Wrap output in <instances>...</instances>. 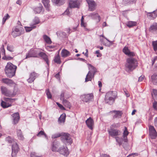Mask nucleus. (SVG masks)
Here are the masks:
<instances>
[{
  "label": "nucleus",
  "mask_w": 157,
  "mask_h": 157,
  "mask_svg": "<svg viewBox=\"0 0 157 157\" xmlns=\"http://www.w3.org/2000/svg\"><path fill=\"white\" fill-rule=\"evenodd\" d=\"M116 95L115 92L110 91L107 93L105 96V102L109 105L112 104L114 102Z\"/></svg>",
  "instance_id": "obj_3"
},
{
  "label": "nucleus",
  "mask_w": 157,
  "mask_h": 157,
  "mask_svg": "<svg viewBox=\"0 0 157 157\" xmlns=\"http://www.w3.org/2000/svg\"><path fill=\"white\" fill-rule=\"evenodd\" d=\"M3 82L8 85H11L14 84V82L12 80L8 78H3L2 79Z\"/></svg>",
  "instance_id": "obj_24"
},
{
  "label": "nucleus",
  "mask_w": 157,
  "mask_h": 157,
  "mask_svg": "<svg viewBox=\"0 0 157 157\" xmlns=\"http://www.w3.org/2000/svg\"><path fill=\"white\" fill-rule=\"evenodd\" d=\"M151 82L155 85H157V73L153 74L151 76Z\"/></svg>",
  "instance_id": "obj_26"
},
{
  "label": "nucleus",
  "mask_w": 157,
  "mask_h": 157,
  "mask_svg": "<svg viewBox=\"0 0 157 157\" xmlns=\"http://www.w3.org/2000/svg\"><path fill=\"white\" fill-rule=\"evenodd\" d=\"M147 16L149 19H154L157 16V10H154L151 12L147 13Z\"/></svg>",
  "instance_id": "obj_17"
},
{
  "label": "nucleus",
  "mask_w": 157,
  "mask_h": 157,
  "mask_svg": "<svg viewBox=\"0 0 157 157\" xmlns=\"http://www.w3.org/2000/svg\"><path fill=\"white\" fill-rule=\"evenodd\" d=\"M17 132L18 138L21 140H23L24 138L21 130L18 129L17 131Z\"/></svg>",
  "instance_id": "obj_32"
},
{
  "label": "nucleus",
  "mask_w": 157,
  "mask_h": 157,
  "mask_svg": "<svg viewBox=\"0 0 157 157\" xmlns=\"http://www.w3.org/2000/svg\"><path fill=\"white\" fill-rule=\"evenodd\" d=\"M10 16L8 14H6V15L4 16L2 20V24H4L5 22L6 21L9 19Z\"/></svg>",
  "instance_id": "obj_48"
},
{
  "label": "nucleus",
  "mask_w": 157,
  "mask_h": 157,
  "mask_svg": "<svg viewBox=\"0 0 157 157\" xmlns=\"http://www.w3.org/2000/svg\"><path fill=\"white\" fill-rule=\"evenodd\" d=\"M112 112L115 113L113 116V118H121L122 114L121 111L114 110Z\"/></svg>",
  "instance_id": "obj_25"
},
{
  "label": "nucleus",
  "mask_w": 157,
  "mask_h": 157,
  "mask_svg": "<svg viewBox=\"0 0 157 157\" xmlns=\"http://www.w3.org/2000/svg\"><path fill=\"white\" fill-rule=\"evenodd\" d=\"M89 66V68L90 71L88 72V74L86 75L85 78V82H87L89 81H91L92 77L94 76V75L96 72V69L93 66L90 64H88Z\"/></svg>",
  "instance_id": "obj_5"
},
{
  "label": "nucleus",
  "mask_w": 157,
  "mask_h": 157,
  "mask_svg": "<svg viewBox=\"0 0 157 157\" xmlns=\"http://www.w3.org/2000/svg\"><path fill=\"white\" fill-rule=\"evenodd\" d=\"M2 93L5 96L10 97H13L16 94V92L14 91H11L8 90L6 87L2 86L1 87Z\"/></svg>",
  "instance_id": "obj_7"
},
{
  "label": "nucleus",
  "mask_w": 157,
  "mask_h": 157,
  "mask_svg": "<svg viewBox=\"0 0 157 157\" xmlns=\"http://www.w3.org/2000/svg\"><path fill=\"white\" fill-rule=\"evenodd\" d=\"M125 66L127 71H132L138 66L137 61L134 58H128L127 59Z\"/></svg>",
  "instance_id": "obj_1"
},
{
  "label": "nucleus",
  "mask_w": 157,
  "mask_h": 157,
  "mask_svg": "<svg viewBox=\"0 0 157 157\" xmlns=\"http://www.w3.org/2000/svg\"><path fill=\"white\" fill-rule=\"evenodd\" d=\"M17 66L12 63H8L5 68V72L6 75L10 78L15 75Z\"/></svg>",
  "instance_id": "obj_2"
},
{
  "label": "nucleus",
  "mask_w": 157,
  "mask_h": 157,
  "mask_svg": "<svg viewBox=\"0 0 157 157\" xmlns=\"http://www.w3.org/2000/svg\"><path fill=\"white\" fill-rule=\"evenodd\" d=\"M101 157H111L110 156L105 154H102L101 156Z\"/></svg>",
  "instance_id": "obj_61"
},
{
  "label": "nucleus",
  "mask_w": 157,
  "mask_h": 157,
  "mask_svg": "<svg viewBox=\"0 0 157 157\" xmlns=\"http://www.w3.org/2000/svg\"><path fill=\"white\" fill-rule=\"evenodd\" d=\"M16 100L15 98H4L5 101H2L1 103V105L3 108H6L11 106V103Z\"/></svg>",
  "instance_id": "obj_8"
},
{
  "label": "nucleus",
  "mask_w": 157,
  "mask_h": 157,
  "mask_svg": "<svg viewBox=\"0 0 157 157\" xmlns=\"http://www.w3.org/2000/svg\"><path fill=\"white\" fill-rule=\"evenodd\" d=\"M31 157H41L40 156H38L36 155V154L35 152L32 153L30 154Z\"/></svg>",
  "instance_id": "obj_54"
},
{
  "label": "nucleus",
  "mask_w": 157,
  "mask_h": 157,
  "mask_svg": "<svg viewBox=\"0 0 157 157\" xmlns=\"http://www.w3.org/2000/svg\"><path fill=\"white\" fill-rule=\"evenodd\" d=\"M56 104L58 105V106L60 108L62 109H64L65 108L63 107V106L58 102H56Z\"/></svg>",
  "instance_id": "obj_57"
},
{
  "label": "nucleus",
  "mask_w": 157,
  "mask_h": 157,
  "mask_svg": "<svg viewBox=\"0 0 157 157\" xmlns=\"http://www.w3.org/2000/svg\"><path fill=\"white\" fill-rule=\"evenodd\" d=\"M149 134L151 138L152 139H155L157 136L156 132L154 127L151 125H150L149 128Z\"/></svg>",
  "instance_id": "obj_12"
},
{
  "label": "nucleus",
  "mask_w": 157,
  "mask_h": 157,
  "mask_svg": "<svg viewBox=\"0 0 157 157\" xmlns=\"http://www.w3.org/2000/svg\"><path fill=\"white\" fill-rule=\"evenodd\" d=\"M39 49L37 48H31L26 54L25 59L30 57H38Z\"/></svg>",
  "instance_id": "obj_9"
},
{
  "label": "nucleus",
  "mask_w": 157,
  "mask_h": 157,
  "mask_svg": "<svg viewBox=\"0 0 157 157\" xmlns=\"http://www.w3.org/2000/svg\"><path fill=\"white\" fill-rule=\"evenodd\" d=\"M60 144L58 142H54L53 143L52 145V150L53 151H58V147L59 145Z\"/></svg>",
  "instance_id": "obj_23"
},
{
  "label": "nucleus",
  "mask_w": 157,
  "mask_h": 157,
  "mask_svg": "<svg viewBox=\"0 0 157 157\" xmlns=\"http://www.w3.org/2000/svg\"><path fill=\"white\" fill-rule=\"evenodd\" d=\"M2 59L6 60H9L13 59V57L9 56H6V55L2 57Z\"/></svg>",
  "instance_id": "obj_50"
},
{
  "label": "nucleus",
  "mask_w": 157,
  "mask_h": 157,
  "mask_svg": "<svg viewBox=\"0 0 157 157\" xmlns=\"http://www.w3.org/2000/svg\"><path fill=\"white\" fill-rule=\"evenodd\" d=\"M62 136V133H57L52 135V139H55L58 137H59L60 136L61 137Z\"/></svg>",
  "instance_id": "obj_44"
},
{
  "label": "nucleus",
  "mask_w": 157,
  "mask_h": 157,
  "mask_svg": "<svg viewBox=\"0 0 157 157\" xmlns=\"http://www.w3.org/2000/svg\"><path fill=\"white\" fill-rule=\"evenodd\" d=\"M64 94L63 93H62L61 95H60V99L61 100H64Z\"/></svg>",
  "instance_id": "obj_60"
},
{
  "label": "nucleus",
  "mask_w": 157,
  "mask_h": 157,
  "mask_svg": "<svg viewBox=\"0 0 157 157\" xmlns=\"http://www.w3.org/2000/svg\"><path fill=\"white\" fill-rule=\"evenodd\" d=\"M69 8H79V4L77 1H70L69 2Z\"/></svg>",
  "instance_id": "obj_16"
},
{
  "label": "nucleus",
  "mask_w": 157,
  "mask_h": 157,
  "mask_svg": "<svg viewBox=\"0 0 157 157\" xmlns=\"http://www.w3.org/2000/svg\"><path fill=\"white\" fill-rule=\"evenodd\" d=\"M124 128L125 129L123 133V138H124V142H127L128 141L127 136L128 134V132L127 130V128L125 127Z\"/></svg>",
  "instance_id": "obj_28"
},
{
  "label": "nucleus",
  "mask_w": 157,
  "mask_h": 157,
  "mask_svg": "<svg viewBox=\"0 0 157 157\" xmlns=\"http://www.w3.org/2000/svg\"><path fill=\"white\" fill-rule=\"evenodd\" d=\"M120 126V124L119 123L113 124L110 126V128H119Z\"/></svg>",
  "instance_id": "obj_45"
},
{
  "label": "nucleus",
  "mask_w": 157,
  "mask_h": 157,
  "mask_svg": "<svg viewBox=\"0 0 157 157\" xmlns=\"http://www.w3.org/2000/svg\"><path fill=\"white\" fill-rule=\"evenodd\" d=\"M13 121L14 124H16L19 120V116L18 113H14L12 115Z\"/></svg>",
  "instance_id": "obj_22"
},
{
  "label": "nucleus",
  "mask_w": 157,
  "mask_h": 157,
  "mask_svg": "<svg viewBox=\"0 0 157 157\" xmlns=\"http://www.w3.org/2000/svg\"><path fill=\"white\" fill-rule=\"evenodd\" d=\"M32 26L31 27H25V29L26 32H29L31 31L33 29L35 28L36 27V26H32V25H30Z\"/></svg>",
  "instance_id": "obj_43"
},
{
  "label": "nucleus",
  "mask_w": 157,
  "mask_h": 157,
  "mask_svg": "<svg viewBox=\"0 0 157 157\" xmlns=\"http://www.w3.org/2000/svg\"><path fill=\"white\" fill-rule=\"evenodd\" d=\"M39 75L34 72H32L30 74L29 78L27 79L29 83H32L39 76Z\"/></svg>",
  "instance_id": "obj_15"
},
{
  "label": "nucleus",
  "mask_w": 157,
  "mask_h": 157,
  "mask_svg": "<svg viewBox=\"0 0 157 157\" xmlns=\"http://www.w3.org/2000/svg\"><path fill=\"white\" fill-rule=\"evenodd\" d=\"M52 2L54 4L60 6L63 4L62 0H52Z\"/></svg>",
  "instance_id": "obj_38"
},
{
  "label": "nucleus",
  "mask_w": 157,
  "mask_h": 157,
  "mask_svg": "<svg viewBox=\"0 0 157 157\" xmlns=\"http://www.w3.org/2000/svg\"><path fill=\"white\" fill-rule=\"evenodd\" d=\"M154 123L155 126L157 127V117H155L154 119Z\"/></svg>",
  "instance_id": "obj_62"
},
{
  "label": "nucleus",
  "mask_w": 157,
  "mask_h": 157,
  "mask_svg": "<svg viewBox=\"0 0 157 157\" xmlns=\"http://www.w3.org/2000/svg\"><path fill=\"white\" fill-rule=\"evenodd\" d=\"M89 17H91L93 19H95L97 17L99 18L100 17V16L98 15V13L95 12L90 13L89 15Z\"/></svg>",
  "instance_id": "obj_34"
},
{
  "label": "nucleus",
  "mask_w": 157,
  "mask_h": 157,
  "mask_svg": "<svg viewBox=\"0 0 157 157\" xmlns=\"http://www.w3.org/2000/svg\"><path fill=\"white\" fill-rule=\"evenodd\" d=\"M61 54L62 57H66L70 55L69 52L65 49H62Z\"/></svg>",
  "instance_id": "obj_27"
},
{
  "label": "nucleus",
  "mask_w": 157,
  "mask_h": 157,
  "mask_svg": "<svg viewBox=\"0 0 157 157\" xmlns=\"http://www.w3.org/2000/svg\"><path fill=\"white\" fill-rule=\"evenodd\" d=\"M151 31L157 33V23H154L151 25L149 28Z\"/></svg>",
  "instance_id": "obj_29"
},
{
  "label": "nucleus",
  "mask_w": 157,
  "mask_h": 157,
  "mask_svg": "<svg viewBox=\"0 0 157 157\" xmlns=\"http://www.w3.org/2000/svg\"><path fill=\"white\" fill-rule=\"evenodd\" d=\"M153 108L157 110V102L155 101L153 103Z\"/></svg>",
  "instance_id": "obj_55"
},
{
  "label": "nucleus",
  "mask_w": 157,
  "mask_h": 157,
  "mask_svg": "<svg viewBox=\"0 0 157 157\" xmlns=\"http://www.w3.org/2000/svg\"><path fill=\"white\" fill-rule=\"evenodd\" d=\"M82 25L81 23V25L82 27H83L84 28V29L86 30H87L88 29L86 28V23H84V22H82Z\"/></svg>",
  "instance_id": "obj_56"
},
{
  "label": "nucleus",
  "mask_w": 157,
  "mask_h": 157,
  "mask_svg": "<svg viewBox=\"0 0 157 157\" xmlns=\"http://www.w3.org/2000/svg\"><path fill=\"white\" fill-rule=\"evenodd\" d=\"M94 97L93 94L91 93L87 94H84L81 96V98L82 101L85 102H87L91 100Z\"/></svg>",
  "instance_id": "obj_13"
},
{
  "label": "nucleus",
  "mask_w": 157,
  "mask_h": 157,
  "mask_svg": "<svg viewBox=\"0 0 157 157\" xmlns=\"http://www.w3.org/2000/svg\"><path fill=\"white\" fill-rule=\"evenodd\" d=\"M42 135H44L45 138L47 139H48V137L47 135L43 131H40L37 135V136L38 137H40Z\"/></svg>",
  "instance_id": "obj_40"
},
{
  "label": "nucleus",
  "mask_w": 157,
  "mask_h": 157,
  "mask_svg": "<svg viewBox=\"0 0 157 157\" xmlns=\"http://www.w3.org/2000/svg\"><path fill=\"white\" fill-rule=\"evenodd\" d=\"M38 57L40 56L46 62L47 64H48V58L47 56L45 53L42 52H38Z\"/></svg>",
  "instance_id": "obj_21"
},
{
  "label": "nucleus",
  "mask_w": 157,
  "mask_h": 157,
  "mask_svg": "<svg viewBox=\"0 0 157 157\" xmlns=\"http://www.w3.org/2000/svg\"><path fill=\"white\" fill-rule=\"evenodd\" d=\"M19 149L18 146L16 142L15 143V144L12 145V157H13V155H15L18 152Z\"/></svg>",
  "instance_id": "obj_18"
},
{
  "label": "nucleus",
  "mask_w": 157,
  "mask_h": 157,
  "mask_svg": "<svg viewBox=\"0 0 157 157\" xmlns=\"http://www.w3.org/2000/svg\"><path fill=\"white\" fill-rule=\"evenodd\" d=\"M16 3L17 4L21 5V1L20 0H18L17 1Z\"/></svg>",
  "instance_id": "obj_63"
},
{
  "label": "nucleus",
  "mask_w": 157,
  "mask_h": 157,
  "mask_svg": "<svg viewBox=\"0 0 157 157\" xmlns=\"http://www.w3.org/2000/svg\"><path fill=\"white\" fill-rule=\"evenodd\" d=\"M24 33V29L22 27L17 26L13 28L11 34L13 37L15 38L23 34Z\"/></svg>",
  "instance_id": "obj_4"
},
{
  "label": "nucleus",
  "mask_w": 157,
  "mask_h": 157,
  "mask_svg": "<svg viewBox=\"0 0 157 157\" xmlns=\"http://www.w3.org/2000/svg\"><path fill=\"white\" fill-rule=\"evenodd\" d=\"M98 85L99 87L100 88H101L102 86V84L101 82L100 81H98Z\"/></svg>",
  "instance_id": "obj_64"
},
{
  "label": "nucleus",
  "mask_w": 157,
  "mask_h": 157,
  "mask_svg": "<svg viewBox=\"0 0 157 157\" xmlns=\"http://www.w3.org/2000/svg\"><path fill=\"white\" fill-rule=\"evenodd\" d=\"M145 78V76L144 75L141 76L139 78L138 81L141 82Z\"/></svg>",
  "instance_id": "obj_58"
},
{
  "label": "nucleus",
  "mask_w": 157,
  "mask_h": 157,
  "mask_svg": "<svg viewBox=\"0 0 157 157\" xmlns=\"http://www.w3.org/2000/svg\"><path fill=\"white\" fill-rule=\"evenodd\" d=\"M116 141L118 143L119 146H121L123 144V142L124 141V138H119V137H115Z\"/></svg>",
  "instance_id": "obj_36"
},
{
  "label": "nucleus",
  "mask_w": 157,
  "mask_h": 157,
  "mask_svg": "<svg viewBox=\"0 0 157 157\" xmlns=\"http://www.w3.org/2000/svg\"><path fill=\"white\" fill-rule=\"evenodd\" d=\"M43 38L44 40L47 43L50 44L52 43V41L50 38L47 35H44L43 36Z\"/></svg>",
  "instance_id": "obj_37"
},
{
  "label": "nucleus",
  "mask_w": 157,
  "mask_h": 157,
  "mask_svg": "<svg viewBox=\"0 0 157 157\" xmlns=\"http://www.w3.org/2000/svg\"><path fill=\"white\" fill-rule=\"evenodd\" d=\"M46 93L48 98L51 99L52 97V95L49 91V89L46 90Z\"/></svg>",
  "instance_id": "obj_49"
},
{
  "label": "nucleus",
  "mask_w": 157,
  "mask_h": 157,
  "mask_svg": "<svg viewBox=\"0 0 157 157\" xmlns=\"http://www.w3.org/2000/svg\"><path fill=\"white\" fill-rule=\"evenodd\" d=\"M86 124L88 127L90 129H93V126L94 125V121L91 117H89L86 121Z\"/></svg>",
  "instance_id": "obj_19"
},
{
  "label": "nucleus",
  "mask_w": 157,
  "mask_h": 157,
  "mask_svg": "<svg viewBox=\"0 0 157 157\" xmlns=\"http://www.w3.org/2000/svg\"><path fill=\"white\" fill-rule=\"evenodd\" d=\"M7 49L8 51L10 52H13L14 51V47L13 45H8L7 47Z\"/></svg>",
  "instance_id": "obj_47"
},
{
  "label": "nucleus",
  "mask_w": 157,
  "mask_h": 157,
  "mask_svg": "<svg viewBox=\"0 0 157 157\" xmlns=\"http://www.w3.org/2000/svg\"><path fill=\"white\" fill-rule=\"evenodd\" d=\"M6 140L10 143H12L13 141V140L9 136L7 137L6 139Z\"/></svg>",
  "instance_id": "obj_52"
},
{
  "label": "nucleus",
  "mask_w": 157,
  "mask_h": 157,
  "mask_svg": "<svg viewBox=\"0 0 157 157\" xmlns=\"http://www.w3.org/2000/svg\"><path fill=\"white\" fill-rule=\"evenodd\" d=\"M58 151L60 154L66 156L68 155L69 153L67 147L63 146L60 147Z\"/></svg>",
  "instance_id": "obj_14"
},
{
  "label": "nucleus",
  "mask_w": 157,
  "mask_h": 157,
  "mask_svg": "<svg viewBox=\"0 0 157 157\" xmlns=\"http://www.w3.org/2000/svg\"><path fill=\"white\" fill-rule=\"evenodd\" d=\"M89 6L88 10L90 11H94L97 6V4L93 0H86Z\"/></svg>",
  "instance_id": "obj_11"
},
{
  "label": "nucleus",
  "mask_w": 157,
  "mask_h": 157,
  "mask_svg": "<svg viewBox=\"0 0 157 157\" xmlns=\"http://www.w3.org/2000/svg\"><path fill=\"white\" fill-rule=\"evenodd\" d=\"M152 45L153 47V49L155 51H157V40L156 41H153Z\"/></svg>",
  "instance_id": "obj_46"
},
{
  "label": "nucleus",
  "mask_w": 157,
  "mask_h": 157,
  "mask_svg": "<svg viewBox=\"0 0 157 157\" xmlns=\"http://www.w3.org/2000/svg\"><path fill=\"white\" fill-rule=\"evenodd\" d=\"M42 2L43 3L44 5L46 8V10L49 11V7L50 5L49 4V0H42Z\"/></svg>",
  "instance_id": "obj_31"
},
{
  "label": "nucleus",
  "mask_w": 157,
  "mask_h": 157,
  "mask_svg": "<svg viewBox=\"0 0 157 157\" xmlns=\"http://www.w3.org/2000/svg\"><path fill=\"white\" fill-rule=\"evenodd\" d=\"M42 8V6H40L34 8L33 10L35 13H39L41 12Z\"/></svg>",
  "instance_id": "obj_39"
},
{
  "label": "nucleus",
  "mask_w": 157,
  "mask_h": 157,
  "mask_svg": "<svg viewBox=\"0 0 157 157\" xmlns=\"http://www.w3.org/2000/svg\"><path fill=\"white\" fill-rule=\"evenodd\" d=\"M63 105H64L67 108H70V103L66 99L63 100Z\"/></svg>",
  "instance_id": "obj_42"
},
{
  "label": "nucleus",
  "mask_w": 157,
  "mask_h": 157,
  "mask_svg": "<svg viewBox=\"0 0 157 157\" xmlns=\"http://www.w3.org/2000/svg\"><path fill=\"white\" fill-rule=\"evenodd\" d=\"M123 51L126 55L129 56H135V53L133 52H131L128 47H124L123 49Z\"/></svg>",
  "instance_id": "obj_20"
},
{
  "label": "nucleus",
  "mask_w": 157,
  "mask_h": 157,
  "mask_svg": "<svg viewBox=\"0 0 157 157\" xmlns=\"http://www.w3.org/2000/svg\"><path fill=\"white\" fill-rule=\"evenodd\" d=\"M33 25L38 24L39 23V20L38 18L35 17L33 20Z\"/></svg>",
  "instance_id": "obj_51"
},
{
  "label": "nucleus",
  "mask_w": 157,
  "mask_h": 157,
  "mask_svg": "<svg viewBox=\"0 0 157 157\" xmlns=\"http://www.w3.org/2000/svg\"><path fill=\"white\" fill-rule=\"evenodd\" d=\"M54 62L57 64H59L61 63V61L60 59L59 55L58 54L55 56L54 59Z\"/></svg>",
  "instance_id": "obj_33"
},
{
  "label": "nucleus",
  "mask_w": 157,
  "mask_h": 157,
  "mask_svg": "<svg viewBox=\"0 0 157 157\" xmlns=\"http://www.w3.org/2000/svg\"><path fill=\"white\" fill-rule=\"evenodd\" d=\"M70 12L69 11L68 8L66 10V11L64 12V14L68 15L70 14Z\"/></svg>",
  "instance_id": "obj_59"
},
{
  "label": "nucleus",
  "mask_w": 157,
  "mask_h": 157,
  "mask_svg": "<svg viewBox=\"0 0 157 157\" xmlns=\"http://www.w3.org/2000/svg\"><path fill=\"white\" fill-rule=\"evenodd\" d=\"M1 51H2V52L3 53V54L4 56L6 55V54H5V49L4 48V45H2V46L1 48Z\"/></svg>",
  "instance_id": "obj_53"
},
{
  "label": "nucleus",
  "mask_w": 157,
  "mask_h": 157,
  "mask_svg": "<svg viewBox=\"0 0 157 157\" xmlns=\"http://www.w3.org/2000/svg\"><path fill=\"white\" fill-rule=\"evenodd\" d=\"M152 95L154 100L157 99V90L153 89Z\"/></svg>",
  "instance_id": "obj_41"
},
{
  "label": "nucleus",
  "mask_w": 157,
  "mask_h": 157,
  "mask_svg": "<svg viewBox=\"0 0 157 157\" xmlns=\"http://www.w3.org/2000/svg\"><path fill=\"white\" fill-rule=\"evenodd\" d=\"M66 114L65 113L62 114L59 118L58 122L59 123H64L65 120Z\"/></svg>",
  "instance_id": "obj_30"
},
{
  "label": "nucleus",
  "mask_w": 157,
  "mask_h": 157,
  "mask_svg": "<svg viewBox=\"0 0 157 157\" xmlns=\"http://www.w3.org/2000/svg\"><path fill=\"white\" fill-rule=\"evenodd\" d=\"M136 25V22L132 21H129L126 24V25L129 28L132 27Z\"/></svg>",
  "instance_id": "obj_35"
},
{
  "label": "nucleus",
  "mask_w": 157,
  "mask_h": 157,
  "mask_svg": "<svg viewBox=\"0 0 157 157\" xmlns=\"http://www.w3.org/2000/svg\"><path fill=\"white\" fill-rule=\"evenodd\" d=\"M108 131L109 136L115 137H117L121 134V132L119 130L115 129L113 128H110L108 130Z\"/></svg>",
  "instance_id": "obj_10"
},
{
  "label": "nucleus",
  "mask_w": 157,
  "mask_h": 157,
  "mask_svg": "<svg viewBox=\"0 0 157 157\" xmlns=\"http://www.w3.org/2000/svg\"><path fill=\"white\" fill-rule=\"evenodd\" d=\"M60 139L62 142L66 145L71 144L72 143L70 135L68 133L62 132Z\"/></svg>",
  "instance_id": "obj_6"
}]
</instances>
